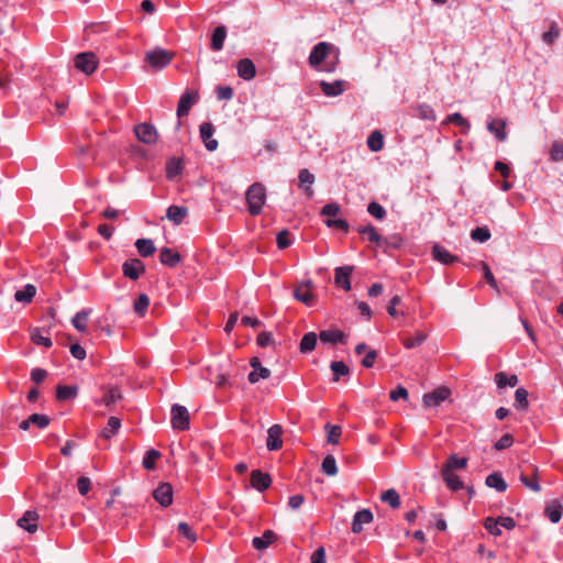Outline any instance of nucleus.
<instances>
[{"instance_id":"nucleus-1","label":"nucleus","mask_w":563,"mask_h":563,"mask_svg":"<svg viewBox=\"0 0 563 563\" xmlns=\"http://www.w3.org/2000/svg\"><path fill=\"white\" fill-rule=\"evenodd\" d=\"M340 51L333 44L320 42L313 46L309 55V65L320 71L332 73L339 63Z\"/></svg>"},{"instance_id":"nucleus-2","label":"nucleus","mask_w":563,"mask_h":563,"mask_svg":"<svg viewBox=\"0 0 563 563\" xmlns=\"http://www.w3.org/2000/svg\"><path fill=\"white\" fill-rule=\"evenodd\" d=\"M247 210L252 216H257L262 212L266 202V190L261 183H254L246 191Z\"/></svg>"},{"instance_id":"nucleus-3","label":"nucleus","mask_w":563,"mask_h":563,"mask_svg":"<svg viewBox=\"0 0 563 563\" xmlns=\"http://www.w3.org/2000/svg\"><path fill=\"white\" fill-rule=\"evenodd\" d=\"M173 57L174 53L161 47H155L145 53V60L154 70H162L167 67Z\"/></svg>"},{"instance_id":"nucleus-4","label":"nucleus","mask_w":563,"mask_h":563,"mask_svg":"<svg viewBox=\"0 0 563 563\" xmlns=\"http://www.w3.org/2000/svg\"><path fill=\"white\" fill-rule=\"evenodd\" d=\"M313 283L310 279L300 282L294 289V297L307 307H311L316 302V295L312 292Z\"/></svg>"},{"instance_id":"nucleus-5","label":"nucleus","mask_w":563,"mask_h":563,"mask_svg":"<svg viewBox=\"0 0 563 563\" xmlns=\"http://www.w3.org/2000/svg\"><path fill=\"white\" fill-rule=\"evenodd\" d=\"M484 527L489 533L500 536L501 529L511 530L516 527V522L511 517H488L484 522Z\"/></svg>"},{"instance_id":"nucleus-6","label":"nucleus","mask_w":563,"mask_h":563,"mask_svg":"<svg viewBox=\"0 0 563 563\" xmlns=\"http://www.w3.org/2000/svg\"><path fill=\"white\" fill-rule=\"evenodd\" d=\"M74 64L79 71L91 75L97 69L99 60L93 53L84 52L76 55Z\"/></svg>"},{"instance_id":"nucleus-7","label":"nucleus","mask_w":563,"mask_h":563,"mask_svg":"<svg viewBox=\"0 0 563 563\" xmlns=\"http://www.w3.org/2000/svg\"><path fill=\"white\" fill-rule=\"evenodd\" d=\"M172 424L174 429L186 430L189 428V412L186 407L174 405L172 407Z\"/></svg>"},{"instance_id":"nucleus-8","label":"nucleus","mask_w":563,"mask_h":563,"mask_svg":"<svg viewBox=\"0 0 563 563\" xmlns=\"http://www.w3.org/2000/svg\"><path fill=\"white\" fill-rule=\"evenodd\" d=\"M134 132L139 141L145 144H155L157 142V131L154 125L150 123H140L134 128Z\"/></svg>"},{"instance_id":"nucleus-9","label":"nucleus","mask_w":563,"mask_h":563,"mask_svg":"<svg viewBox=\"0 0 563 563\" xmlns=\"http://www.w3.org/2000/svg\"><path fill=\"white\" fill-rule=\"evenodd\" d=\"M198 91L186 90L179 99L177 107V117L181 118L187 115L191 107L198 102Z\"/></svg>"},{"instance_id":"nucleus-10","label":"nucleus","mask_w":563,"mask_h":563,"mask_svg":"<svg viewBox=\"0 0 563 563\" xmlns=\"http://www.w3.org/2000/svg\"><path fill=\"white\" fill-rule=\"evenodd\" d=\"M174 490L169 483H161L153 492V498L162 506L168 507L173 503Z\"/></svg>"},{"instance_id":"nucleus-11","label":"nucleus","mask_w":563,"mask_h":563,"mask_svg":"<svg viewBox=\"0 0 563 563\" xmlns=\"http://www.w3.org/2000/svg\"><path fill=\"white\" fill-rule=\"evenodd\" d=\"M282 434H283V428L279 424H273L267 430L266 448L269 451H276L282 448V445H283Z\"/></svg>"},{"instance_id":"nucleus-12","label":"nucleus","mask_w":563,"mask_h":563,"mask_svg":"<svg viewBox=\"0 0 563 563\" xmlns=\"http://www.w3.org/2000/svg\"><path fill=\"white\" fill-rule=\"evenodd\" d=\"M124 276L131 279H137L144 272V264L137 258H131L122 265Z\"/></svg>"},{"instance_id":"nucleus-13","label":"nucleus","mask_w":563,"mask_h":563,"mask_svg":"<svg viewBox=\"0 0 563 563\" xmlns=\"http://www.w3.org/2000/svg\"><path fill=\"white\" fill-rule=\"evenodd\" d=\"M450 389L445 387L437 388L435 390L428 393L423 396V404L427 407L439 406L442 401L448 399L450 396Z\"/></svg>"},{"instance_id":"nucleus-14","label":"nucleus","mask_w":563,"mask_h":563,"mask_svg":"<svg viewBox=\"0 0 563 563\" xmlns=\"http://www.w3.org/2000/svg\"><path fill=\"white\" fill-rule=\"evenodd\" d=\"M238 76L243 80H252L256 76V67L250 58H242L236 64Z\"/></svg>"},{"instance_id":"nucleus-15","label":"nucleus","mask_w":563,"mask_h":563,"mask_svg":"<svg viewBox=\"0 0 563 563\" xmlns=\"http://www.w3.org/2000/svg\"><path fill=\"white\" fill-rule=\"evenodd\" d=\"M213 132L214 129L212 123L205 122L200 125V137L209 152H213L218 148V141L212 139Z\"/></svg>"},{"instance_id":"nucleus-16","label":"nucleus","mask_w":563,"mask_h":563,"mask_svg":"<svg viewBox=\"0 0 563 563\" xmlns=\"http://www.w3.org/2000/svg\"><path fill=\"white\" fill-rule=\"evenodd\" d=\"M314 175L309 169L302 168L298 174V186L305 194L311 198L313 196L312 185L314 184Z\"/></svg>"},{"instance_id":"nucleus-17","label":"nucleus","mask_w":563,"mask_h":563,"mask_svg":"<svg viewBox=\"0 0 563 563\" xmlns=\"http://www.w3.org/2000/svg\"><path fill=\"white\" fill-rule=\"evenodd\" d=\"M347 82L344 80H334L332 82L321 81L320 88L328 97H336L342 95L346 89Z\"/></svg>"},{"instance_id":"nucleus-18","label":"nucleus","mask_w":563,"mask_h":563,"mask_svg":"<svg viewBox=\"0 0 563 563\" xmlns=\"http://www.w3.org/2000/svg\"><path fill=\"white\" fill-rule=\"evenodd\" d=\"M38 514L33 510H27L19 520L18 525L20 528L26 530L30 533L37 531Z\"/></svg>"},{"instance_id":"nucleus-19","label":"nucleus","mask_w":563,"mask_h":563,"mask_svg":"<svg viewBox=\"0 0 563 563\" xmlns=\"http://www.w3.org/2000/svg\"><path fill=\"white\" fill-rule=\"evenodd\" d=\"M253 371L249 374V380L252 384L257 383L260 379H266L271 376V371L262 366L257 357L251 360Z\"/></svg>"},{"instance_id":"nucleus-20","label":"nucleus","mask_w":563,"mask_h":563,"mask_svg":"<svg viewBox=\"0 0 563 563\" xmlns=\"http://www.w3.org/2000/svg\"><path fill=\"white\" fill-rule=\"evenodd\" d=\"M372 521H373V514L371 510H368V509L360 510L353 517L352 531L354 533H360L364 529V526L368 525Z\"/></svg>"},{"instance_id":"nucleus-21","label":"nucleus","mask_w":563,"mask_h":563,"mask_svg":"<svg viewBox=\"0 0 563 563\" xmlns=\"http://www.w3.org/2000/svg\"><path fill=\"white\" fill-rule=\"evenodd\" d=\"M251 485L258 492H263L269 487L271 477L268 474L255 470L251 474Z\"/></svg>"},{"instance_id":"nucleus-22","label":"nucleus","mask_w":563,"mask_h":563,"mask_svg":"<svg viewBox=\"0 0 563 563\" xmlns=\"http://www.w3.org/2000/svg\"><path fill=\"white\" fill-rule=\"evenodd\" d=\"M487 130L494 134L498 141L504 142L507 139L506 121L503 119H492L488 121Z\"/></svg>"},{"instance_id":"nucleus-23","label":"nucleus","mask_w":563,"mask_h":563,"mask_svg":"<svg viewBox=\"0 0 563 563\" xmlns=\"http://www.w3.org/2000/svg\"><path fill=\"white\" fill-rule=\"evenodd\" d=\"M433 258L442 264L449 265L457 261L455 255H452L445 247L435 244L432 247Z\"/></svg>"},{"instance_id":"nucleus-24","label":"nucleus","mask_w":563,"mask_h":563,"mask_svg":"<svg viewBox=\"0 0 563 563\" xmlns=\"http://www.w3.org/2000/svg\"><path fill=\"white\" fill-rule=\"evenodd\" d=\"M353 268L351 266L335 268V283L342 286L345 290L351 289L350 275Z\"/></svg>"},{"instance_id":"nucleus-25","label":"nucleus","mask_w":563,"mask_h":563,"mask_svg":"<svg viewBox=\"0 0 563 563\" xmlns=\"http://www.w3.org/2000/svg\"><path fill=\"white\" fill-rule=\"evenodd\" d=\"M188 209L186 207L180 206H170L166 211V217L169 221L175 224H180L183 220L187 217Z\"/></svg>"},{"instance_id":"nucleus-26","label":"nucleus","mask_w":563,"mask_h":563,"mask_svg":"<svg viewBox=\"0 0 563 563\" xmlns=\"http://www.w3.org/2000/svg\"><path fill=\"white\" fill-rule=\"evenodd\" d=\"M36 295V287L32 284H27L23 287V289L16 290L14 294V299L18 302L29 303L32 301L34 296Z\"/></svg>"},{"instance_id":"nucleus-27","label":"nucleus","mask_w":563,"mask_h":563,"mask_svg":"<svg viewBox=\"0 0 563 563\" xmlns=\"http://www.w3.org/2000/svg\"><path fill=\"white\" fill-rule=\"evenodd\" d=\"M227 37V29L223 25L217 26L212 33L211 47L213 51H221Z\"/></svg>"},{"instance_id":"nucleus-28","label":"nucleus","mask_w":563,"mask_h":563,"mask_svg":"<svg viewBox=\"0 0 563 563\" xmlns=\"http://www.w3.org/2000/svg\"><path fill=\"white\" fill-rule=\"evenodd\" d=\"M162 264L174 267L180 262V255L168 247H164L159 254Z\"/></svg>"},{"instance_id":"nucleus-29","label":"nucleus","mask_w":563,"mask_h":563,"mask_svg":"<svg viewBox=\"0 0 563 563\" xmlns=\"http://www.w3.org/2000/svg\"><path fill=\"white\" fill-rule=\"evenodd\" d=\"M122 399V394L118 387H110L104 391L103 398L99 401L100 405L111 407Z\"/></svg>"},{"instance_id":"nucleus-30","label":"nucleus","mask_w":563,"mask_h":563,"mask_svg":"<svg viewBox=\"0 0 563 563\" xmlns=\"http://www.w3.org/2000/svg\"><path fill=\"white\" fill-rule=\"evenodd\" d=\"M77 394L78 387L76 385H59L56 390V396L62 401L73 399Z\"/></svg>"},{"instance_id":"nucleus-31","label":"nucleus","mask_w":563,"mask_h":563,"mask_svg":"<svg viewBox=\"0 0 563 563\" xmlns=\"http://www.w3.org/2000/svg\"><path fill=\"white\" fill-rule=\"evenodd\" d=\"M563 507L558 500L551 501L545 508V515L551 522L556 523L561 520Z\"/></svg>"},{"instance_id":"nucleus-32","label":"nucleus","mask_w":563,"mask_h":563,"mask_svg":"<svg viewBox=\"0 0 563 563\" xmlns=\"http://www.w3.org/2000/svg\"><path fill=\"white\" fill-rule=\"evenodd\" d=\"M274 539V532L272 530H266L262 537H255L252 543L255 549L265 550L273 543Z\"/></svg>"},{"instance_id":"nucleus-33","label":"nucleus","mask_w":563,"mask_h":563,"mask_svg":"<svg viewBox=\"0 0 563 563\" xmlns=\"http://www.w3.org/2000/svg\"><path fill=\"white\" fill-rule=\"evenodd\" d=\"M137 252L142 257H147L155 252V245L151 239H139L135 242Z\"/></svg>"},{"instance_id":"nucleus-34","label":"nucleus","mask_w":563,"mask_h":563,"mask_svg":"<svg viewBox=\"0 0 563 563\" xmlns=\"http://www.w3.org/2000/svg\"><path fill=\"white\" fill-rule=\"evenodd\" d=\"M486 485L495 488L497 492H505L507 489V483L499 473L488 475L486 477Z\"/></svg>"},{"instance_id":"nucleus-35","label":"nucleus","mask_w":563,"mask_h":563,"mask_svg":"<svg viewBox=\"0 0 563 563\" xmlns=\"http://www.w3.org/2000/svg\"><path fill=\"white\" fill-rule=\"evenodd\" d=\"M366 143L372 152H379L384 147V136L379 131H374L367 137Z\"/></svg>"},{"instance_id":"nucleus-36","label":"nucleus","mask_w":563,"mask_h":563,"mask_svg":"<svg viewBox=\"0 0 563 563\" xmlns=\"http://www.w3.org/2000/svg\"><path fill=\"white\" fill-rule=\"evenodd\" d=\"M319 336L323 343H336L344 341V333L339 330H324L320 332Z\"/></svg>"},{"instance_id":"nucleus-37","label":"nucleus","mask_w":563,"mask_h":563,"mask_svg":"<svg viewBox=\"0 0 563 563\" xmlns=\"http://www.w3.org/2000/svg\"><path fill=\"white\" fill-rule=\"evenodd\" d=\"M382 501L388 504L393 509L400 507V496L396 489L389 488L380 496Z\"/></svg>"},{"instance_id":"nucleus-38","label":"nucleus","mask_w":563,"mask_h":563,"mask_svg":"<svg viewBox=\"0 0 563 563\" xmlns=\"http://www.w3.org/2000/svg\"><path fill=\"white\" fill-rule=\"evenodd\" d=\"M417 117L424 121H435L437 114L433 108L427 103L418 104L416 108Z\"/></svg>"},{"instance_id":"nucleus-39","label":"nucleus","mask_w":563,"mask_h":563,"mask_svg":"<svg viewBox=\"0 0 563 563\" xmlns=\"http://www.w3.org/2000/svg\"><path fill=\"white\" fill-rule=\"evenodd\" d=\"M442 476L446 485L453 489L459 490L463 487V483L457 475H455L451 470H442Z\"/></svg>"},{"instance_id":"nucleus-40","label":"nucleus","mask_w":563,"mask_h":563,"mask_svg":"<svg viewBox=\"0 0 563 563\" xmlns=\"http://www.w3.org/2000/svg\"><path fill=\"white\" fill-rule=\"evenodd\" d=\"M495 382L498 388H504L506 386L515 387L518 384L517 375L507 376L505 373L499 372L495 375Z\"/></svg>"},{"instance_id":"nucleus-41","label":"nucleus","mask_w":563,"mask_h":563,"mask_svg":"<svg viewBox=\"0 0 563 563\" xmlns=\"http://www.w3.org/2000/svg\"><path fill=\"white\" fill-rule=\"evenodd\" d=\"M317 344V334L314 332L306 333L300 342V351L302 353H309L314 350Z\"/></svg>"},{"instance_id":"nucleus-42","label":"nucleus","mask_w":563,"mask_h":563,"mask_svg":"<svg viewBox=\"0 0 563 563\" xmlns=\"http://www.w3.org/2000/svg\"><path fill=\"white\" fill-rule=\"evenodd\" d=\"M88 318H89V311L81 310L73 317L71 323L75 327V329H77L78 331L86 332Z\"/></svg>"},{"instance_id":"nucleus-43","label":"nucleus","mask_w":563,"mask_h":563,"mask_svg":"<svg viewBox=\"0 0 563 563\" xmlns=\"http://www.w3.org/2000/svg\"><path fill=\"white\" fill-rule=\"evenodd\" d=\"M121 420L117 417H110L107 427L102 430V437L106 439L112 438L119 431Z\"/></svg>"},{"instance_id":"nucleus-44","label":"nucleus","mask_w":563,"mask_h":563,"mask_svg":"<svg viewBox=\"0 0 563 563\" xmlns=\"http://www.w3.org/2000/svg\"><path fill=\"white\" fill-rule=\"evenodd\" d=\"M161 457V452L157 450H148L142 461V465L145 470H154L156 461Z\"/></svg>"},{"instance_id":"nucleus-45","label":"nucleus","mask_w":563,"mask_h":563,"mask_svg":"<svg viewBox=\"0 0 563 563\" xmlns=\"http://www.w3.org/2000/svg\"><path fill=\"white\" fill-rule=\"evenodd\" d=\"M321 468L328 476H335L338 474V466L334 456L327 455L322 461Z\"/></svg>"},{"instance_id":"nucleus-46","label":"nucleus","mask_w":563,"mask_h":563,"mask_svg":"<svg viewBox=\"0 0 563 563\" xmlns=\"http://www.w3.org/2000/svg\"><path fill=\"white\" fill-rule=\"evenodd\" d=\"M358 233L366 236L371 242H374L376 244H380L383 241L382 236L378 234L376 229L371 224L365 225V227H360Z\"/></svg>"},{"instance_id":"nucleus-47","label":"nucleus","mask_w":563,"mask_h":563,"mask_svg":"<svg viewBox=\"0 0 563 563\" xmlns=\"http://www.w3.org/2000/svg\"><path fill=\"white\" fill-rule=\"evenodd\" d=\"M426 340L427 334L422 332H417L413 336L405 338L402 340V343L406 349H413L421 345Z\"/></svg>"},{"instance_id":"nucleus-48","label":"nucleus","mask_w":563,"mask_h":563,"mask_svg":"<svg viewBox=\"0 0 563 563\" xmlns=\"http://www.w3.org/2000/svg\"><path fill=\"white\" fill-rule=\"evenodd\" d=\"M528 390L525 388H518L515 393L516 407L522 410H527L529 407Z\"/></svg>"},{"instance_id":"nucleus-49","label":"nucleus","mask_w":563,"mask_h":563,"mask_svg":"<svg viewBox=\"0 0 563 563\" xmlns=\"http://www.w3.org/2000/svg\"><path fill=\"white\" fill-rule=\"evenodd\" d=\"M330 368L334 374V380H339L340 376H345L350 373L349 366L341 361H334L330 364Z\"/></svg>"},{"instance_id":"nucleus-50","label":"nucleus","mask_w":563,"mask_h":563,"mask_svg":"<svg viewBox=\"0 0 563 563\" xmlns=\"http://www.w3.org/2000/svg\"><path fill=\"white\" fill-rule=\"evenodd\" d=\"M444 123L457 124V125L464 128V132L465 133L468 132V130L471 129L470 122L466 119H464L462 117V114L459 113V112H455V113H452V114L448 115L445 121H444Z\"/></svg>"},{"instance_id":"nucleus-51","label":"nucleus","mask_w":563,"mask_h":563,"mask_svg":"<svg viewBox=\"0 0 563 563\" xmlns=\"http://www.w3.org/2000/svg\"><path fill=\"white\" fill-rule=\"evenodd\" d=\"M148 305H150V298L147 295L145 294H141L137 299L135 300L134 305H133V309L134 311L140 314V316H143L145 313V311L147 310L148 308Z\"/></svg>"},{"instance_id":"nucleus-52","label":"nucleus","mask_w":563,"mask_h":563,"mask_svg":"<svg viewBox=\"0 0 563 563\" xmlns=\"http://www.w3.org/2000/svg\"><path fill=\"white\" fill-rule=\"evenodd\" d=\"M466 464V457H457L456 455H451L443 470H451V472H453L454 470L464 468Z\"/></svg>"},{"instance_id":"nucleus-53","label":"nucleus","mask_w":563,"mask_h":563,"mask_svg":"<svg viewBox=\"0 0 563 563\" xmlns=\"http://www.w3.org/2000/svg\"><path fill=\"white\" fill-rule=\"evenodd\" d=\"M178 532L191 543L197 541V534L187 522H179L177 526Z\"/></svg>"},{"instance_id":"nucleus-54","label":"nucleus","mask_w":563,"mask_h":563,"mask_svg":"<svg viewBox=\"0 0 563 563\" xmlns=\"http://www.w3.org/2000/svg\"><path fill=\"white\" fill-rule=\"evenodd\" d=\"M471 238L476 242L484 243L490 239V232L487 228H476L472 230Z\"/></svg>"},{"instance_id":"nucleus-55","label":"nucleus","mask_w":563,"mask_h":563,"mask_svg":"<svg viewBox=\"0 0 563 563\" xmlns=\"http://www.w3.org/2000/svg\"><path fill=\"white\" fill-rule=\"evenodd\" d=\"M31 340L35 344L43 345L45 347H49L52 345V340L48 336L43 335L42 332L38 329H35V330L32 331Z\"/></svg>"},{"instance_id":"nucleus-56","label":"nucleus","mask_w":563,"mask_h":563,"mask_svg":"<svg viewBox=\"0 0 563 563\" xmlns=\"http://www.w3.org/2000/svg\"><path fill=\"white\" fill-rule=\"evenodd\" d=\"M325 429L328 431V442L338 444L341 435V428L339 426L327 424Z\"/></svg>"},{"instance_id":"nucleus-57","label":"nucleus","mask_w":563,"mask_h":563,"mask_svg":"<svg viewBox=\"0 0 563 563\" xmlns=\"http://www.w3.org/2000/svg\"><path fill=\"white\" fill-rule=\"evenodd\" d=\"M32 424L38 427L40 429H44L49 424V418L46 415L42 413H33L29 417Z\"/></svg>"},{"instance_id":"nucleus-58","label":"nucleus","mask_w":563,"mask_h":563,"mask_svg":"<svg viewBox=\"0 0 563 563\" xmlns=\"http://www.w3.org/2000/svg\"><path fill=\"white\" fill-rule=\"evenodd\" d=\"M559 34H560V30H559L558 25L556 24H552L550 26L549 31L543 33L542 41L545 44L551 45L559 37Z\"/></svg>"},{"instance_id":"nucleus-59","label":"nucleus","mask_w":563,"mask_h":563,"mask_svg":"<svg viewBox=\"0 0 563 563\" xmlns=\"http://www.w3.org/2000/svg\"><path fill=\"white\" fill-rule=\"evenodd\" d=\"M367 212L378 220H383L386 217V210L377 202H371L367 207Z\"/></svg>"},{"instance_id":"nucleus-60","label":"nucleus","mask_w":563,"mask_h":563,"mask_svg":"<svg viewBox=\"0 0 563 563\" xmlns=\"http://www.w3.org/2000/svg\"><path fill=\"white\" fill-rule=\"evenodd\" d=\"M520 482L529 489L533 492H540L541 487L536 475L532 478L527 477L525 474L520 475Z\"/></svg>"},{"instance_id":"nucleus-61","label":"nucleus","mask_w":563,"mask_h":563,"mask_svg":"<svg viewBox=\"0 0 563 563\" xmlns=\"http://www.w3.org/2000/svg\"><path fill=\"white\" fill-rule=\"evenodd\" d=\"M277 246L280 250H284L291 245L292 240L290 239V234L287 230H283L277 234Z\"/></svg>"},{"instance_id":"nucleus-62","label":"nucleus","mask_w":563,"mask_h":563,"mask_svg":"<svg viewBox=\"0 0 563 563\" xmlns=\"http://www.w3.org/2000/svg\"><path fill=\"white\" fill-rule=\"evenodd\" d=\"M341 208L336 202L327 203L322 210L321 214L327 217H335L340 213Z\"/></svg>"},{"instance_id":"nucleus-63","label":"nucleus","mask_w":563,"mask_h":563,"mask_svg":"<svg viewBox=\"0 0 563 563\" xmlns=\"http://www.w3.org/2000/svg\"><path fill=\"white\" fill-rule=\"evenodd\" d=\"M219 100H231L233 98V89L230 86H220L217 89Z\"/></svg>"},{"instance_id":"nucleus-64","label":"nucleus","mask_w":563,"mask_h":563,"mask_svg":"<svg viewBox=\"0 0 563 563\" xmlns=\"http://www.w3.org/2000/svg\"><path fill=\"white\" fill-rule=\"evenodd\" d=\"M551 159L554 162L563 161V145L560 143H554L551 148Z\"/></svg>"}]
</instances>
